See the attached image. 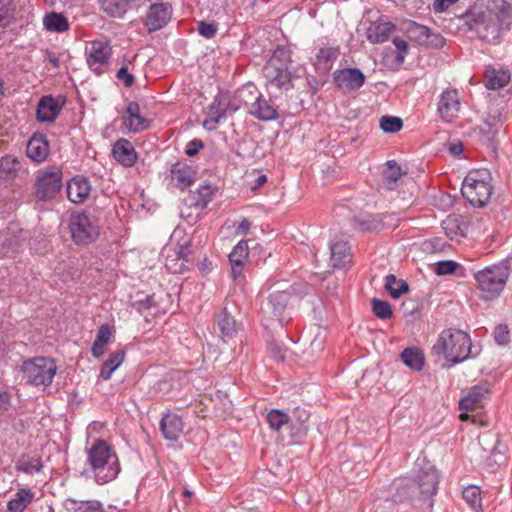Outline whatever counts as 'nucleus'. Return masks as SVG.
<instances>
[{
    "mask_svg": "<svg viewBox=\"0 0 512 512\" xmlns=\"http://www.w3.org/2000/svg\"><path fill=\"white\" fill-rule=\"evenodd\" d=\"M510 276V266L506 261L486 266L473 273L479 297L484 301L497 299L504 291Z\"/></svg>",
    "mask_w": 512,
    "mask_h": 512,
    "instance_id": "nucleus-1",
    "label": "nucleus"
},
{
    "mask_svg": "<svg viewBox=\"0 0 512 512\" xmlns=\"http://www.w3.org/2000/svg\"><path fill=\"white\" fill-rule=\"evenodd\" d=\"M472 348L470 335L460 329L443 330L433 346L436 354H442L447 361L460 363L469 358Z\"/></svg>",
    "mask_w": 512,
    "mask_h": 512,
    "instance_id": "nucleus-2",
    "label": "nucleus"
},
{
    "mask_svg": "<svg viewBox=\"0 0 512 512\" xmlns=\"http://www.w3.org/2000/svg\"><path fill=\"white\" fill-rule=\"evenodd\" d=\"M87 462L100 483L115 479L120 472L118 457L104 440L93 443L87 452Z\"/></svg>",
    "mask_w": 512,
    "mask_h": 512,
    "instance_id": "nucleus-3",
    "label": "nucleus"
},
{
    "mask_svg": "<svg viewBox=\"0 0 512 512\" xmlns=\"http://www.w3.org/2000/svg\"><path fill=\"white\" fill-rule=\"evenodd\" d=\"M491 180V174L486 169L470 171L462 183V195L473 206L483 207L493 192Z\"/></svg>",
    "mask_w": 512,
    "mask_h": 512,
    "instance_id": "nucleus-4",
    "label": "nucleus"
},
{
    "mask_svg": "<svg viewBox=\"0 0 512 512\" xmlns=\"http://www.w3.org/2000/svg\"><path fill=\"white\" fill-rule=\"evenodd\" d=\"M20 371L27 384L46 388L52 384L57 365L50 357H34L24 360Z\"/></svg>",
    "mask_w": 512,
    "mask_h": 512,
    "instance_id": "nucleus-5",
    "label": "nucleus"
},
{
    "mask_svg": "<svg viewBox=\"0 0 512 512\" xmlns=\"http://www.w3.org/2000/svg\"><path fill=\"white\" fill-rule=\"evenodd\" d=\"M62 178V171L56 166L39 170L34 184L35 197L40 201L53 199L62 188Z\"/></svg>",
    "mask_w": 512,
    "mask_h": 512,
    "instance_id": "nucleus-6",
    "label": "nucleus"
},
{
    "mask_svg": "<svg viewBox=\"0 0 512 512\" xmlns=\"http://www.w3.org/2000/svg\"><path fill=\"white\" fill-rule=\"evenodd\" d=\"M85 54L88 67L96 75H102L108 70L109 60L112 56L110 41L102 37L89 42L86 46Z\"/></svg>",
    "mask_w": 512,
    "mask_h": 512,
    "instance_id": "nucleus-7",
    "label": "nucleus"
},
{
    "mask_svg": "<svg viewBox=\"0 0 512 512\" xmlns=\"http://www.w3.org/2000/svg\"><path fill=\"white\" fill-rule=\"evenodd\" d=\"M69 229L72 239L76 244H88L99 235L97 220L85 213L73 214L70 219Z\"/></svg>",
    "mask_w": 512,
    "mask_h": 512,
    "instance_id": "nucleus-8",
    "label": "nucleus"
},
{
    "mask_svg": "<svg viewBox=\"0 0 512 512\" xmlns=\"http://www.w3.org/2000/svg\"><path fill=\"white\" fill-rule=\"evenodd\" d=\"M290 293L287 291H273L261 306V312L267 322L277 321L282 326L285 321V312L288 309Z\"/></svg>",
    "mask_w": 512,
    "mask_h": 512,
    "instance_id": "nucleus-9",
    "label": "nucleus"
},
{
    "mask_svg": "<svg viewBox=\"0 0 512 512\" xmlns=\"http://www.w3.org/2000/svg\"><path fill=\"white\" fill-rule=\"evenodd\" d=\"M491 388L487 382L473 386L467 395L459 402V409L462 413L459 415L461 421H467L471 417L469 412H473L483 406V401L490 394Z\"/></svg>",
    "mask_w": 512,
    "mask_h": 512,
    "instance_id": "nucleus-10",
    "label": "nucleus"
},
{
    "mask_svg": "<svg viewBox=\"0 0 512 512\" xmlns=\"http://www.w3.org/2000/svg\"><path fill=\"white\" fill-rule=\"evenodd\" d=\"M196 168L185 161L174 163L169 170L170 184L178 189H185L192 185L196 179Z\"/></svg>",
    "mask_w": 512,
    "mask_h": 512,
    "instance_id": "nucleus-11",
    "label": "nucleus"
},
{
    "mask_svg": "<svg viewBox=\"0 0 512 512\" xmlns=\"http://www.w3.org/2000/svg\"><path fill=\"white\" fill-rule=\"evenodd\" d=\"M333 82L343 90L356 91L365 83V75L358 68L338 69L333 73Z\"/></svg>",
    "mask_w": 512,
    "mask_h": 512,
    "instance_id": "nucleus-12",
    "label": "nucleus"
},
{
    "mask_svg": "<svg viewBox=\"0 0 512 512\" xmlns=\"http://www.w3.org/2000/svg\"><path fill=\"white\" fill-rule=\"evenodd\" d=\"M339 55V46L325 44L319 47L312 57V65L318 74L325 75L332 69Z\"/></svg>",
    "mask_w": 512,
    "mask_h": 512,
    "instance_id": "nucleus-13",
    "label": "nucleus"
},
{
    "mask_svg": "<svg viewBox=\"0 0 512 512\" xmlns=\"http://www.w3.org/2000/svg\"><path fill=\"white\" fill-rule=\"evenodd\" d=\"M461 103L456 89H447L442 92L438 102V112L441 118L449 123L457 117Z\"/></svg>",
    "mask_w": 512,
    "mask_h": 512,
    "instance_id": "nucleus-14",
    "label": "nucleus"
},
{
    "mask_svg": "<svg viewBox=\"0 0 512 512\" xmlns=\"http://www.w3.org/2000/svg\"><path fill=\"white\" fill-rule=\"evenodd\" d=\"M172 7L166 3H156L150 6L145 25L149 32H155L163 28L171 18Z\"/></svg>",
    "mask_w": 512,
    "mask_h": 512,
    "instance_id": "nucleus-15",
    "label": "nucleus"
},
{
    "mask_svg": "<svg viewBox=\"0 0 512 512\" xmlns=\"http://www.w3.org/2000/svg\"><path fill=\"white\" fill-rule=\"evenodd\" d=\"M263 72L271 87L279 90H288L292 87V77L287 67H274L272 64H266Z\"/></svg>",
    "mask_w": 512,
    "mask_h": 512,
    "instance_id": "nucleus-16",
    "label": "nucleus"
},
{
    "mask_svg": "<svg viewBox=\"0 0 512 512\" xmlns=\"http://www.w3.org/2000/svg\"><path fill=\"white\" fill-rule=\"evenodd\" d=\"M26 173L22 161L16 156L7 154L0 158V179L13 181Z\"/></svg>",
    "mask_w": 512,
    "mask_h": 512,
    "instance_id": "nucleus-17",
    "label": "nucleus"
},
{
    "mask_svg": "<svg viewBox=\"0 0 512 512\" xmlns=\"http://www.w3.org/2000/svg\"><path fill=\"white\" fill-rule=\"evenodd\" d=\"M50 147L45 135L35 132L27 143V156L37 163L46 160Z\"/></svg>",
    "mask_w": 512,
    "mask_h": 512,
    "instance_id": "nucleus-18",
    "label": "nucleus"
},
{
    "mask_svg": "<svg viewBox=\"0 0 512 512\" xmlns=\"http://www.w3.org/2000/svg\"><path fill=\"white\" fill-rule=\"evenodd\" d=\"M91 185L86 178L73 177L67 183V197L75 204L83 203L90 195Z\"/></svg>",
    "mask_w": 512,
    "mask_h": 512,
    "instance_id": "nucleus-19",
    "label": "nucleus"
},
{
    "mask_svg": "<svg viewBox=\"0 0 512 512\" xmlns=\"http://www.w3.org/2000/svg\"><path fill=\"white\" fill-rule=\"evenodd\" d=\"M160 430L165 439L176 441L183 434L184 423L178 415L167 413L160 422Z\"/></svg>",
    "mask_w": 512,
    "mask_h": 512,
    "instance_id": "nucleus-20",
    "label": "nucleus"
},
{
    "mask_svg": "<svg viewBox=\"0 0 512 512\" xmlns=\"http://www.w3.org/2000/svg\"><path fill=\"white\" fill-rule=\"evenodd\" d=\"M114 159L125 167H132L137 160V153L128 140L119 139L113 146Z\"/></svg>",
    "mask_w": 512,
    "mask_h": 512,
    "instance_id": "nucleus-21",
    "label": "nucleus"
},
{
    "mask_svg": "<svg viewBox=\"0 0 512 512\" xmlns=\"http://www.w3.org/2000/svg\"><path fill=\"white\" fill-rule=\"evenodd\" d=\"M63 103L51 95L43 96L37 106V119L40 122H51L59 114Z\"/></svg>",
    "mask_w": 512,
    "mask_h": 512,
    "instance_id": "nucleus-22",
    "label": "nucleus"
},
{
    "mask_svg": "<svg viewBox=\"0 0 512 512\" xmlns=\"http://www.w3.org/2000/svg\"><path fill=\"white\" fill-rule=\"evenodd\" d=\"M394 30L395 25L392 22L375 21L367 29V39L374 44L383 43Z\"/></svg>",
    "mask_w": 512,
    "mask_h": 512,
    "instance_id": "nucleus-23",
    "label": "nucleus"
},
{
    "mask_svg": "<svg viewBox=\"0 0 512 512\" xmlns=\"http://www.w3.org/2000/svg\"><path fill=\"white\" fill-rule=\"evenodd\" d=\"M510 81V72L506 69L487 68L484 75L485 87L489 90H499Z\"/></svg>",
    "mask_w": 512,
    "mask_h": 512,
    "instance_id": "nucleus-24",
    "label": "nucleus"
},
{
    "mask_svg": "<svg viewBox=\"0 0 512 512\" xmlns=\"http://www.w3.org/2000/svg\"><path fill=\"white\" fill-rule=\"evenodd\" d=\"M352 261L350 247L346 242H336L331 245V263L334 268H342Z\"/></svg>",
    "mask_w": 512,
    "mask_h": 512,
    "instance_id": "nucleus-25",
    "label": "nucleus"
},
{
    "mask_svg": "<svg viewBox=\"0 0 512 512\" xmlns=\"http://www.w3.org/2000/svg\"><path fill=\"white\" fill-rule=\"evenodd\" d=\"M190 255V248L187 242L180 245L178 250L174 251L175 258L170 259L172 256L167 257L166 267L174 273H181L187 269L185 262L188 261Z\"/></svg>",
    "mask_w": 512,
    "mask_h": 512,
    "instance_id": "nucleus-26",
    "label": "nucleus"
},
{
    "mask_svg": "<svg viewBox=\"0 0 512 512\" xmlns=\"http://www.w3.org/2000/svg\"><path fill=\"white\" fill-rule=\"evenodd\" d=\"M124 359L125 351L123 349H118L111 353L107 360L102 364L99 377L105 381L109 380L112 377V374L123 363Z\"/></svg>",
    "mask_w": 512,
    "mask_h": 512,
    "instance_id": "nucleus-27",
    "label": "nucleus"
},
{
    "mask_svg": "<svg viewBox=\"0 0 512 512\" xmlns=\"http://www.w3.org/2000/svg\"><path fill=\"white\" fill-rule=\"evenodd\" d=\"M404 175H406V172L402 170L397 162L389 160L386 162V168L382 173L383 185L387 189L393 190L396 187L398 180H400Z\"/></svg>",
    "mask_w": 512,
    "mask_h": 512,
    "instance_id": "nucleus-28",
    "label": "nucleus"
},
{
    "mask_svg": "<svg viewBox=\"0 0 512 512\" xmlns=\"http://www.w3.org/2000/svg\"><path fill=\"white\" fill-rule=\"evenodd\" d=\"M294 420L292 422V436L302 438L307 435L309 430L310 413L304 408L297 407L293 412Z\"/></svg>",
    "mask_w": 512,
    "mask_h": 512,
    "instance_id": "nucleus-29",
    "label": "nucleus"
},
{
    "mask_svg": "<svg viewBox=\"0 0 512 512\" xmlns=\"http://www.w3.org/2000/svg\"><path fill=\"white\" fill-rule=\"evenodd\" d=\"M43 25L46 30L55 33H64L70 29L67 18L61 13L51 12L44 16Z\"/></svg>",
    "mask_w": 512,
    "mask_h": 512,
    "instance_id": "nucleus-30",
    "label": "nucleus"
},
{
    "mask_svg": "<svg viewBox=\"0 0 512 512\" xmlns=\"http://www.w3.org/2000/svg\"><path fill=\"white\" fill-rule=\"evenodd\" d=\"M261 94L258 91L257 87L252 84L248 83L244 86H242L240 89L236 92V100L243 104L248 111L250 112V108L254 105V103L258 102L260 99Z\"/></svg>",
    "mask_w": 512,
    "mask_h": 512,
    "instance_id": "nucleus-31",
    "label": "nucleus"
},
{
    "mask_svg": "<svg viewBox=\"0 0 512 512\" xmlns=\"http://www.w3.org/2000/svg\"><path fill=\"white\" fill-rule=\"evenodd\" d=\"M34 498V492L30 489H19L8 504L7 509L9 512H23L31 503Z\"/></svg>",
    "mask_w": 512,
    "mask_h": 512,
    "instance_id": "nucleus-32",
    "label": "nucleus"
},
{
    "mask_svg": "<svg viewBox=\"0 0 512 512\" xmlns=\"http://www.w3.org/2000/svg\"><path fill=\"white\" fill-rule=\"evenodd\" d=\"M401 359L407 367L415 371H420L425 363V357L421 350L413 347L404 349Z\"/></svg>",
    "mask_w": 512,
    "mask_h": 512,
    "instance_id": "nucleus-33",
    "label": "nucleus"
},
{
    "mask_svg": "<svg viewBox=\"0 0 512 512\" xmlns=\"http://www.w3.org/2000/svg\"><path fill=\"white\" fill-rule=\"evenodd\" d=\"M250 114L263 121L273 120L278 116L276 109L266 100L262 99V96L250 108Z\"/></svg>",
    "mask_w": 512,
    "mask_h": 512,
    "instance_id": "nucleus-34",
    "label": "nucleus"
},
{
    "mask_svg": "<svg viewBox=\"0 0 512 512\" xmlns=\"http://www.w3.org/2000/svg\"><path fill=\"white\" fill-rule=\"evenodd\" d=\"M418 487L422 495L429 497L436 494L438 475L435 470L425 472L419 479Z\"/></svg>",
    "mask_w": 512,
    "mask_h": 512,
    "instance_id": "nucleus-35",
    "label": "nucleus"
},
{
    "mask_svg": "<svg viewBox=\"0 0 512 512\" xmlns=\"http://www.w3.org/2000/svg\"><path fill=\"white\" fill-rule=\"evenodd\" d=\"M42 467L43 464L41 458L32 455H23L16 463V469L27 474L38 473Z\"/></svg>",
    "mask_w": 512,
    "mask_h": 512,
    "instance_id": "nucleus-36",
    "label": "nucleus"
},
{
    "mask_svg": "<svg viewBox=\"0 0 512 512\" xmlns=\"http://www.w3.org/2000/svg\"><path fill=\"white\" fill-rule=\"evenodd\" d=\"M124 124L127 128H137L147 124V120L140 115V107L136 102H130L126 107Z\"/></svg>",
    "mask_w": 512,
    "mask_h": 512,
    "instance_id": "nucleus-37",
    "label": "nucleus"
},
{
    "mask_svg": "<svg viewBox=\"0 0 512 512\" xmlns=\"http://www.w3.org/2000/svg\"><path fill=\"white\" fill-rule=\"evenodd\" d=\"M385 290L392 298H399L409 290V285L402 279H397L395 275L390 274L385 278Z\"/></svg>",
    "mask_w": 512,
    "mask_h": 512,
    "instance_id": "nucleus-38",
    "label": "nucleus"
},
{
    "mask_svg": "<svg viewBox=\"0 0 512 512\" xmlns=\"http://www.w3.org/2000/svg\"><path fill=\"white\" fill-rule=\"evenodd\" d=\"M463 499L476 512L482 511L481 490L478 486L470 485L463 490Z\"/></svg>",
    "mask_w": 512,
    "mask_h": 512,
    "instance_id": "nucleus-39",
    "label": "nucleus"
},
{
    "mask_svg": "<svg viewBox=\"0 0 512 512\" xmlns=\"http://www.w3.org/2000/svg\"><path fill=\"white\" fill-rule=\"evenodd\" d=\"M69 504L71 507H68V510L73 512H105L102 504L94 500L82 502L69 500L68 505Z\"/></svg>",
    "mask_w": 512,
    "mask_h": 512,
    "instance_id": "nucleus-40",
    "label": "nucleus"
},
{
    "mask_svg": "<svg viewBox=\"0 0 512 512\" xmlns=\"http://www.w3.org/2000/svg\"><path fill=\"white\" fill-rule=\"evenodd\" d=\"M291 61V51L285 46H277L267 64L274 67H287Z\"/></svg>",
    "mask_w": 512,
    "mask_h": 512,
    "instance_id": "nucleus-41",
    "label": "nucleus"
},
{
    "mask_svg": "<svg viewBox=\"0 0 512 512\" xmlns=\"http://www.w3.org/2000/svg\"><path fill=\"white\" fill-rule=\"evenodd\" d=\"M218 327L222 337H232L236 333V321L226 311L221 312L218 318Z\"/></svg>",
    "mask_w": 512,
    "mask_h": 512,
    "instance_id": "nucleus-42",
    "label": "nucleus"
},
{
    "mask_svg": "<svg viewBox=\"0 0 512 512\" xmlns=\"http://www.w3.org/2000/svg\"><path fill=\"white\" fill-rule=\"evenodd\" d=\"M249 255L248 244L242 240L234 247L232 252L229 254L230 263L237 265H244Z\"/></svg>",
    "mask_w": 512,
    "mask_h": 512,
    "instance_id": "nucleus-43",
    "label": "nucleus"
},
{
    "mask_svg": "<svg viewBox=\"0 0 512 512\" xmlns=\"http://www.w3.org/2000/svg\"><path fill=\"white\" fill-rule=\"evenodd\" d=\"M267 421L271 429L279 431L289 422V416L281 410L274 409L267 414Z\"/></svg>",
    "mask_w": 512,
    "mask_h": 512,
    "instance_id": "nucleus-44",
    "label": "nucleus"
},
{
    "mask_svg": "<svg viewBox=\"0 0 512 512\" xmlns=\"http://www.w3.org/2000/svg\"><path fill=\"white\" fill-rule=\"evenodd\" d=\"M372 311L380 319H389L392 316V309L388 302L374 298L371 302Z\"/></svg>",
    "mask_w": 512,
    "mask_h": 512,
    "instance_id": "nucleus-45",
    "label": "nucleus"
},
{
    "mask_svg": "<svg viewBox=\"0 0 512 512\" xmlns=\"http://www.w3.org/2000/svg\"><path fill=\"white\" fill-rule=\"evenodd\" d=\"M228 117L227 111H221L218 107H211L207 118L203 121V125H222Z\"/></svg>",
    "mask_w": 512,
    "mask_h": 512,
    "instance_id": "nucleus-46",
    "label": "nucleus"
},
{
    "mask_svg": "<svg viewBox=\"0 0 512 512\" xmlns=\"http://www.w3.org/2000/svg\"><path fill=\"white\" fill-rule=\"evenodd\" d=\"M392 220H393V218L390 215L372 216L371 219L369 220V225L367 227H365L364 229L369 230V231H375V230H379L383 227L394 226V223H392Z\"/></svg>",
    "mask_w": 512,
    "mask_h": 512,
    "instance_id": "nucleus-47",
    "label": "nucleus"
},
{
    "mask_svg": "<svg viewBox=\"0 0 512 512\" xmlns=\"http://www.w3.org/2000/svg\"><path fill=\"white\" fill-rule=\"evenodd\" d=\"M210 201V192L208 188H201L192 195L190 205H194L199 208H203Z\"/></svg>",
    "mask_w": 512,
    "mask_h": 512,
    "instance_id": "nucleus-48",
    "label": "nucleus"
},
{
    "mask_svg": "<svg viewBox=\"0 0 512 512\" xmlns=\"http://www.w3.org/2000/svg\"><path fill=\"white\" fill-rule=\"evenodd\" d=\"M459 267V264L452 260H446V261H440L435 264L434 271L438 275H447V274H453L457 268Z\"/></svg>",
    "mask_w": 512,
    "mask_h": 512,
    "instance_id": "nucleus-49",
    "label": "nucleus"
},
{
    "mask_svg": "<svg viewBox=\"0 0 512 512\" xmlns=\"http://www.w3.org/2000/svg\"><path fill=\"white\" fill-rule=\"evenodd\" d=\"M112 336V328L107 324H103L98 328L94 341L107 346L110 343Z\"/></svg>",
    "mask_w": 512,
    "mask_h": 512,
    "instance_id": "nucleus-50",
    "label": "nucleus"
},
{
    "mask_svg": "<svg viewBox=\"0 0 512 512\" xmlns=\"http://www.w3.org/2000/svg\"><path fill=\"white\" fill-rule=\"evenodd\" d=\"M494 339L499 345H507L510 342V334L508 326L500 324L495 327Z\"/></svg>",
    "mask_w": 512,
    "mask_h": 512,
    "instance_id": "nucleus-51",
    "label": "nucleus"
},
{
    "mask_svg": "<svg viewBox=\"0 0 512 512\" xmlns=\"http://www.w3.org/2000/svg\"><path fill=\"white\" fill-rule=\"evenodd\" d=\"M393 44L397 49L396 61L398 64H402L405 60L409 45L405 39L400 37H395L393 39Z\"/></svg>",
    "mask_w": 512,
    "mask_h": 512,
    "instance_id": "nucleus-52",
    "label": "nucleus"
},
{
    "mask_svg": "<svg viewBox=\"0 0 512 512\" xmlns=\"http://www.w3.org/2000/svg\"><path fill=\"white\" fill-rule=\"evenodd\" d=\"M479 140L492 150H496V130H479Z\"/></svg>",
    "mask_w": 512,
    "mask_h": 512,
    "instance_id": "nucleus-53",
    "label": "nucleus"
},
{
    "mask_svg": "<svg viewBox=\"0 0 512 512\" xmlns=\"http://www.w3.org/2000/svg\"><path fill=\"white\" fill-rule=\"evenodd\" d=\"M403 120L397 116L385 115L379 120V128H402Z\"/></svg>",
    "mask_w": 512,
    "mask_h": 512,
    "instance_id": "nucleus-54",
    "label": "nucleus"
},
{
    "mask_svg": "<svg viewBox=\"0 0 512 512\" xmlns=\"http://www.w3.org/2000/svg\"><path fill=\"white\" fill-rule=\"evenodd\" d=\"M198 32L203 37L210 39L215 36L217 32V25L214 23L200 22L198 24Z\"/></svg>",
    "mask_w": 512,
    "mask_h": 512,
    "instance_id": "nucleus-55",
    "label": "nucleus"
},
{
    "mask_svg": "<svg viewBox=\"0 0 512 512\" xmlns=\"http://www.w3.org/2000/svg\"><path fill=\"white\" fill-rule=\"evenodd\" d=\"M426 45L435 47V48H442L445 45V38L439 34L434 33L430 30L429 37L427 39L423 40Z\"/></svg>",
    "mask_w": 512,
    "mask_h": 512,
    "instance_id": "nucleus-56",
    "label": "nucleus"
},
{
    "mask_svg": "<svg viewBox=\"0 0 512 512\" xmlns=\"http://www.w3.org/2000/svg\"><path fill=\"white\" fill-rule=\"evenodd\" d=\"M454 227L459 229L458 226L456 225V220L455 219H452V218L449 217L445 221H443V228L445 229L447 236L451 240L456 239L459 235H462L461 232L454 231L453 230Z\"/></svg>",
    "mask_w": 512,
    "mask_h": 512,
    "instance_id": "nucleus-57",
    "label": "nucleus"
},
{
    "mask_svg": "<svg viewBox=\"0 0 512 512\" xmlns=\"http://www.w3.org/2000/svg\"><path fill=\"white\" fill-rule=\"evenodd\" d=\"M118 80L122 81L126 87H131L134 84V76L128 72V68L121 67L116 74Z\"/></svg>",
    "mask_w": 512,
    "mask_h": 512,
    "instance_id": "nucleus-58",
    "label": "nucleus"
},
{
    "mask_svg": "<svg viewBox=\"0 0 512 512\" xmlns=\"http://www.w3.org/2000/svg\"><path fill=\"white\" fill-rule=\"evenodd\" d=\"M203 142L198 139L191 140L187 143L185 148V154L189 157L195 156L202 148Z\"/></svg>",
    "mask_w": 512,
    "mask_h": 512,
    "instance_id": "nucleus-59",
    "label": "nucleus"
},
{
    "mask_svg": "<svg viewBox=\"0 0 512 512\" xmlns=\"http://www.w3.org/2000/svg\"><path fill=\"white\" fill-rule=\"evenodd\" d=\"M501 116L502 114L499 111V109H491L488 116L485 118L486 125L489 127L497 126L498 124L501 123Z\"/></svg>",
    "mask_w": 512,
    "mask_h": 512,
    "instance_id": "nucleus-60",
    "label": "nucleus"
},
{
    "mask_svg": "<svg viewBox=\"0 0 512 512\" xmlns=\"http://www.w3.org/2000/svg\"><path fill=\"white\" fill-rule=\"evenodd\" d=\"M411 31H414L417 33V40L419 41V43L425 44V42L423 40L427 39V37H429V32H430V29L428 27L414 23Z\"/></svg>",
    "mask_w": 512,
    "mask_h": 512,
    "instance_id": "nucleus-61",
    "label": "nucleus"
},
{
    "mask_svg": "<svg viewBox=\"0 0 512 512\" xmlns=\"http://www.w3.org/2000/svg\"><path fill=\"white\" fill-rule=\"evenodd\" d=\"M456 2H458V0H434L433 10L436 13L445 12Z\"/></svg>",
    "mask_w": 512,
    "mask_h": 512,
    "instance_id": "nucleus-62",
    "label": "nucleus"
},
{
    "mask_svg": "<svg viewBox=\"0 0 512 512\" xmlns=\"http://www.w3.org/2000/svg\"><path fill=\"white\" fill-rule=\"evenodd\" d=\"M464 149L463 143L461 141H454L448 144V150L453 156H459L462 154Z\"/></svg>",
    "mask_w": 512,
    "mask_h": 512,
    "instance_id": "nucleus-63",
    "label": "nucleus"
},
{
    "mask_svg": "<svg viewBox=\"0 0 512 512\" xmlns=\"http://www.w3.org/2000/svg\"><path fill=\"white\" fill-rule=\"evenodd\" d=\"M106 346L103 344H100L96 341H94L92 348H91V354L94 358H101L105 353Z\"/></svg>",
    "mask_w": 512,
    "mask_h": 512,
    "instance_id": "nucleus-64",
    "label": "nucleus"
}]
</instances>
